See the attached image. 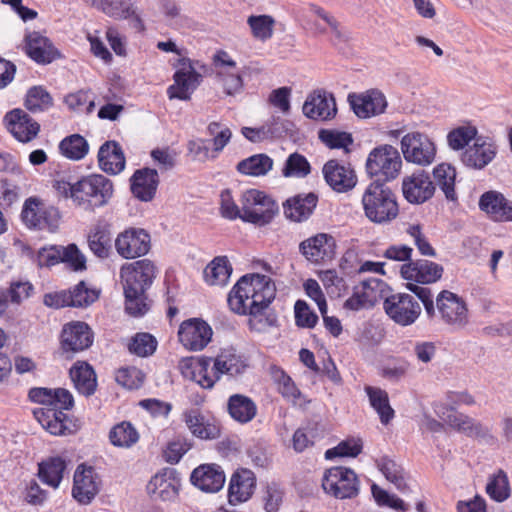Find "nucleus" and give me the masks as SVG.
I'll return each instance as SVG.
<instances>
[{"instance_id": "obj_35", "label": "nucleus", "mask_w": 512, "mask_h": 512, "mask_svg": "<svg viewBox=\"0 0 512 512\" xmlns=\"http://www.w3.org/2000/svg\"><path fill=\"white\" fill-rule=\"evenodd\" d=\"M178 489L179 483L173 476V472L169 470L156 474L147 484V492L155 501H171L175 499Z\"/></svg>"}, {"instance_id": "obj_18", "label": "nucleus", "mask_w": 512, "mask_h": 512, "mask_svg": "<svg viewBox=\"0 0 512 512\" xmlns=\"http://www.w3.org/2000/svg\"><path fill=\"white\" fill-rule=\"evenodd\" d=\"M201 75L196 71L189 59L179 60L174 74V84L167 92L170 99L189 100L193 91L200 84Z\"/></svg>"}, {"instance_id": "obj_62", "label": "nucleus", "mask_w": 512, "mask_h": 512, "mask_svg": "<svg viewBox=\"0 0 512 512\" xmlns=\"http://www.w3.org/2000/svg\"><path fill=\"white\" fill-rule=\"evenodd\" d=\"M188 155L193 161L206 162L216 158L213 150H210L208 140L197 138L190 140L187 144Z\"/></svg>"}, {"instance_id": "obj_41", "label": "nucleus", "mask_w": 512, "mask_h": 512, "mask_svg": "<svg viewBox=\"0 0 512 512\" xmlns=\"http://www.w3.org/2000/svg\"><path fill=\"white\" fill-rule=\"evenodd\" d=\"M70 377L79 393L90 396L95 392L97 387L96 374L88 363L76 362L70 369Z\"/></svg>"}, {"instance_id": "obj_16", "label": "nucleus", "mask_w": 512, "mask_h": 512, "mask_svg": "<svg viewBox=\"0 0 512 512\" xmlns=\"http://www.w3.org/2000/svg\"><path fill=\"white\" fill-rule=\"evenodd\" d=\"M436 190L430 174L424 170H415L402 178V194L410 204H423L430 200Z\"/></svg>"}, {"instance_id": "obj_10", "label": "nucleus", "mask_w": 512, "mask_h": 512, "mask_svg": "<svg viewBox=\"0 0 512 512\" xmlns=\"http://www.w3.org/2000/svg\"><path fill=\"white\" fill-rule=\"evenodd\" d=\"M402 160L398 150L391 145L374 148L368 155L366 171L373 176H382L385 180L395 179L400 172Z\"/></svg>"}, {"instance_id": "obj_17", "label": "nucleus", "mask_w": 512, "mask_h": 512, "mask_svg": "<svg viewBox=\"0 0 512 512\" xmlns=\"http://www.w3.org/2000/svg\"><path fill=\"white\" fill-rule=\"evenodd\" d=\"M214 67L217 81L226 95L234 96L243 91L242 72L227 52L220 51L214 56Z\"/></svg>"}, {"instance_id": "obj_25", "label": "nucleus", "mask_w": 512, "mask_h": 512, "mask_svg": "<svg viewBox=\"0 0 512 512\" xmlns=\"http://www.w3.org/2000/svg\"><path fill=\"white\" fill-rule=\"evenodd\" d=\"M479 209L495 222H512V201L501 192L490 190L479 198Z\"/></svg>"}, {"instance_id": "obj_52", "label": "nucleus", "mask_w": 512, "mask_h": 512, "mask_svg": "<svg viewBox=\"0 0 512 512\" xmlns=\"http://www.w3.org/2000/svg\"><path fill=\"white\" fill-rule=\"evenodd\" d=\"M377 466L387 481L392 483L400 491L406 490V475L400 464L388 457H382L378 461Z\"/></svg>"}, {"instance_id": "obj_32", "label": "nucleus", "mask_w": 512, "mask_h": 512, "mask_svg": "<svg viewBox=\"0 0 512 512\" xmlns=\"http://www.w3.org/2000/svg\"><path fill=\"white\" fill-rule=\"evenodd\" d=\"M256 487V478L249 469L237 470L231 477L228 498L232 505L246 502L251 498Z\"/></svg>"}, {"instance_id": "obj_26", "label": "nucleus", "mask_w": 512, "mask_h": 512, "mask_svg": "<svg viewBox=\"0 0 512 512\" xmlns=\"http://www.w3.org/2000/svg\"><path fill=\"white\" fill-rule=\"evenodd\" d=\"M211 363L212 358H183L179 362V369L185 378L196 382L202 388L210 389L219 380L215 370L209 371Z\"/></svg>"}, {"instance_id": "obj_3", "label": "nucleus", "mask_w": 512, "mask_h": 512, "mask_svg": "<svg viewBox=\"0 0 512 512\" xmlns=\"http://www.w3.org/2000/svg\"><path fill=\"white\" fill-rule=\"evenodd\" d=\"M54 188L58 195L85 210L104 206L113 195L112 181L101 174L88 175L75 183L56 181Z\"/></svg>"}, {"instance_id": "obj_22", "label": "nucleus", "mask_w": 512, "mask_h": 512, "mask_svg": "<svg viewBox=\"0 0 512 512\" xmlns=\"http://www.w3.org/2000/svg\"><path fill=\"white\" fill-rule=\"evenodd\" d=\"M101 480L91 466L81 464L74 473L72 495L81 504H88L98 494Z\"/></svg>"}, {"instance_id": "obj_46", "label": "nucleus", "mask_w": 512, "mask_h": 512, "mask_svg": "<svg viewBox=\"0 0 512 512\" xmlns=\"http://www.w3.org/2000/svg\"><path fill=\"white\" fill-rule=\"evenodd\" d=\"M365 391L369 397L370 405L379 415L381 423L387 425L394 418L395 414L390 406L387 392L371 386H367Z\"/></svg>"}, {"instance_id": "obj_15", "label": "nucleus", "mask_w": 512, "mask_h": 512, "mask_svg": "<svg viewBox=\"0 0 512 512\" xmlns=\"http://www.w3.org/2000/svg\"><path fill=\"white\" fill-rule=\"evenodd\" d=\"M97 10L114 20L129 21L131 27L138 32L146 30L143 12L136 2L131 0H101L97 5Z\"/></svg>"}, {"instance_id": "obj_2", "label": "nucleus", "mask_w": 512, "mask_h": 512, "mask_svg": "<svg viewBox=\"0 0 512 512\" xmlns=\"http://www.w3.org/2000/svg\"><path fill=\"white\" fill-rule=\"evenodd\" d=\"M32 402L42 405L34 410V416L50 434L62 436L70 433L69 419L64 413L74 405L72 394L64 388H32L29 391Z\"/></svg>"}, {"instance_id": "obj_45", "label": "nucleus", "mask_w": 512, "mask_h": 512, "mask_svg": "<svg viewBox=\"0 0 512 512\" xmlns=\"http://www.w3.org/2000/svg\"><path fill=\"white\" fill-rule=\"evenodd\" d=\"M433 176L436 182L435 186H439V188L445 194L446 199L449 201H456L457 193L455 190V168L450 164L441 163L433 169Z\"/></svg>"}, {"instance_id": "obj_1", "label": "nucleus", "mask_w": 512, "mask_h": 512, "mask_svg": "<svg viewBox=\"0 0 512 512\" xmlns=\"http://www.w3.org/2000/svg\"><path fill=\"white\" fill-rule=\"evenodd\" d=\"M276 288L265 275L248 274L241 277L228 295L230 309L240 315H249L252 330L263 332L276 322L266 310L275 297Z\"/></svg>"}, {"instance_id": "obj_37", "label": "nucleus", "mask_w": 512, "mask_h": 512, "mask_svg": "<svg viewBox=\"0 0 512 512\" xmlns=\"http://www.w3.org/2000/svg\"><path fill=\"white\" fill-rule=\"evenodd\" d=\"M100 168L112 175H117L125 168L126 160L121 146L115 141H107L98 151Z\"/></svg>"}, {"instance_id": "obj_49", "label": "nucleus", "mask_w": 512, "mask_h": 512, "mask_svg": "<svg viewBox=\"0 0 512 512\" xmlns=\"http://www.w3.org/2000/svg\"><path fill=\"white\" fill-rule=\"evenodd\" d=\"M247 25L252 36L259 41H267L274 35L276 20L268 14L250 15L247 18Z\"/></svg>"}, {"instance_id": "obj_33", "label": "nucleus", "mask_w": 512, "mask_h": 512, "mask_svg": "<svg viewBox=\"0 0 512 512\" xmlns=\"http://www.w3.org/2000/svg\"><path fill=\"white\" fill-rule=\"evenodd\" d=\"M438 417L450 427L468 436H478L484 433L482 425L474 419L457 412L452 406L441 405L436 409Z\"/></svg>"}, {"instance_id": "obj_64", "label": "nucleus", "mask_w": 512, "mask_h": 512, "mask_svg": "<svg viewBox=\"0 0 512 512\" xmlns=\"http://www.w3.org/2000/svg\"><path fill=\"white\" fill-rule=\"evenodd\" d=\"M295 322L298 327L313 328L318 321V316L309 308L307 303L298 300L294 307Z\"/></svg>"}, {"instance_id": "obj_12", "label": "nucleus", "mask_w": 512, "mask_h": 512, "mask_svg": "<svg viewBox=\"0 0 512 512\" xmlns=\"http://www.w3.org/2000/svg\"><path fill=\"white\" fill-rule=\"evenodd\" d=\"M436 311L441 320L454 329H462L469 322L465 300L453 292L443 290L438 294L436 297Z\"/></svg>"}, {"instance_id": "obj_9", "label": "nucleus", "mask_w": 512, "mask_h": 512, "mask_svg": "<svg viewBox=\"0 0 512 512\" xmlns=\"http://www.w3.org/2000/svg\"><path fill=\"white\" fill-rule=\"evenodd\" d=\"M24 224L33 229L55 232L60 225V213L57 208L46 205L38 198H28L22 209Z\"/></svg>"}, {"instance_id": "obj_58", "label": "nucleus", "mask_w": 512, "mask_h": 512, "mask_svg": "<svg viewBox=\"0 0 512 512\" xmlns=\"http://www.w3.org/2000/svg\"><path fill=\"white\" fill-rule=\"evenodd\" d=\"M319 139L331 149H345L352 144L353 139L347 132L334 129H322L319 131Z\"/></svg>"}, {"instance_id": "obj_40", "label": "nucleus", "mask_w": 512, "mask_h": 512, "mask_svg": "<svg viewBox=\"0 0 512 512\" xmlns=\"http://www.w3.org/2000/svg\"><path fill=\"white\" fill-rule=\"evenodd\" d=\"M317 200L318 198L314 193L291 197L284 204V214L295 222L303 221L312 214Z\"/></svg>"}, {"instance_id": "obj_59", "label": "nucleus", "mask_w": 512, "mask_h": 512, "mask_svg": "<svg viewBox=\"0 0 512 512\" xmlns=\"http://www.w3.org/2000/svg\"><path fill=\"white\" fill-rule=\"evenodd\" d=\"M157 341L148 333H138L133 337L128 348L129 351L137 356L146 357L154 353Z\"/></svg>"}, {"instance_id": "obj_57", "label": "nucleus", "mask_w": 512, "mask_h": 512, "mask_svg": "<svg viewBox=\"0 0 512 512\" xmlns=\"http://www.w3.org/2000/svg\"><path fill=\"white\" fill-rule=\"evenodd\" d=\"M310 173V164L307 159L295 152L289 155L282 170L285 177L302 178Z\"/></svg>"}, {"instance_id": "obj_47", "label": "nucleus", "mask_w": 512, "mask_h": 512, "mask_svg": "<svg viewBox=\"0 0 512 512\" xmlns=\"http://www.w3.org/2000/svg\"><path fill=\"white\" fill-rule=\"evenodd\" d=\"M66 469L65 460L61 457H52L39 465V477L47 485L57 488Z\"/></svg>"}, {"instance_id": "obj_7", "label": "nucleus", "mask_w": 512, "mask_h": 512, "mask_svg": "<svg viewBox=\"0 0 512 512\" xmlns=\"http://www.w3.org/2000/svg\"><path fill=\"white\" fill-rule=\"evenodd\" d=\"M119 274L123 290L132 294L146 293L156 278L157 268L151 260L141 259L123 264Z\"/></svg>"}, {"instance_id": "obj_5", "label": "nucleus", "mask_w": 512, "mask_h": 512, "mask_svg": "<svg viewBox=\"0 0 512 512\" xmlns=\"http://www.w3.org/2000/svg\"><path fill=\"white\" fill-rule=\"evenodd\" d=\"M365 216L373 223L386 224L399 213L398 204L390 188L379 182L371 183L362 195Z\"/></svg>"}, {"instance_id": "obj_38", "label": "nucleus", "mask_w": 512, "mask_h": 512, "mask_svg": "<svg viewBox=\"0 0 512 512\" xmlns=\"http://www.w3.org/2000/svg\"><path fill=\"white\" fill-rule=\"evenodd\" d=\"M184 419L191 433L200 439L212 440L220 436L219 424L214 419L204 417L197 410L187 411Z\"/></svg>"}, {"instance_id": "obj_48", "label": "nucleus", "mask_w": 512, "mask_h": 512, "mask_svg": "<svg viewBox=\"0 0 512 512\" xmlns=\"http://www.w3.org/2000/svg\"><path fill=\"white\" fill-rule=\"evenodd\" d=\"M273 167V160L266 154H255L237 165V170L244 174L254 177L266 175Z\"/></svg>"}, {"instance_id": "obj_4", "label": "nucleus", "mask_w": 512, "mask_h": 512, "mask_svg": "<svg viewBox=\"0 0 512 512\" xmlns=\"http://www.w3.org/2000/svg\"><path fill=\"white\" fill-rule=\"evenodd\" d=\"M443 268L437 263L427 260H421L404 264L401 267V275L407 283V288L413 292L423 303L425 311L429 317L435 316V306L431 290L420 284L434 283L442 276Z\"/></svg>"}, {"instance_id": "obj_56", "label": "nucleus", "mask_w": 512, "mask_h": 512, "mask_svg": "<svg viewBox=\"0 0 512 512\" xmlns=\"http://www.w3.org/2000/svg\"><path fill=\"white\" fill-rule=\"evenodd\" d=\"M69 306L85 307L95 302L99 297V291L89 289L84 282L77 284L72 290L67 292Z\"/></svg>"}, {"instance_id": "obj_55", "label": "nucleus", "mask_w": 512, "mask_h": 512, "mask_svg": "<svg viewBox=\"0 0 512 512\" xmlns=\"http://www.w3.org/2000/svg\"><path fill=\"white\" fill-rule=\"evenodd\" d=\"M52 106V97L41 86H35L28 90L25 107L31 112H41Z\"/></svg>"}, {"instance_id": "obj_8", "label": "nucleus", "mask_w": 512, "mask_h": 512, "mask_svg": "<svg viewBox=\"0 0 512 512\" xmlns=\"http://www.w3.org/2000/svg\"><path fill=\"white\" fill-rule=\"evenodd\" d=\"M322 487L325 493L337 499H351L359 493V480L352 469L337 466L325 471Z\"/></svg>"}, {"instance_id": "obj_23", "label": "nucleus", "mask_w": 512, "mask_h": 512, "mask_svg": "<svg viewBox=\"0 0 512 512\" xmlns=\"http://www.w3.org/2000/svg\"><path fill=\"white\" fill-rule=\"evenodd\" d=\"M382 280L369 278L354 287L352 295L344 302L343 307L351 311H359L372 307L380 298Z\"/></svg>"}, {"instance_id": "obj_21", "label": "nucleus", "mask_w": 512, "mask_h": 512, "mask_svg": "<svg viewBox=\"0 0 512 512\" xmlns=\"http://www.w3.org/2000/svg\"><path fill=\"white\" fill-rule=\"evenodd\" d=\"M498 146L488 137L480 136L468 146L461 155L464 166L474 170H482L496 157Z\"/></svg>"}, {"instance_id": "obj_44", "label": "nucleus", "mask_w": 512, "mask_h": 512, "mask_svg": "<svg viewBox=\"0 0 512 512\" xmlns=\"http://www.w3.org/2000/svg\"><path fill=\"white\" fill-rule=\"evenodd\" d=\"M232 272V267L226 256L215 257L204 269V279L212 286L226 285Z\"/></svg>"}, {"instance_id": "obj_54", "label": "nucleus", "mask_w": 512, "mask_h": 512, "mask_svg": "<svg viewBox=\"0 0 512 512\" xmlns=\"http://www.w3.org/2000/svg\"><path fill=\"white\" fill-rule=\"evenodd\" d=\"M59 149L66 158L80 160L87 155L89 145L84 137L73 134L60 142Z\"/></svg>"}, {"instance_id": "obj_39", "label": "nucleus", "mask_w": 512, "mask_h": 512, "mask_svg": "<svg viewBox=\"0 0 512 512\" xmlns=\"http://www.w3.org/2000/svg\"><path fill=\"white\" fill-rule=\"evenodd\" d=\"M212 370L218 378L222 375L235 376L246 367L245 361L233 348L222 349L215 358H212Z\"/></svg>"}, {"instance_id": "obj_31", "label": "nucleus", "mask_w": 512, "mask_h": 512, "mask_svg": "<svg viewBox=\"0 0 512 512\" xmlns=\"http://www.w3.org/2000/svg\"><path fill=\"white\" fill-rule=\"evenodd\" d=\"M25 40L28 56L39 64H49L61 56L51 40L40 32L29 33Z\"/></svg>"}, {"instance_id": "obj_51", "label": "nucleus", "mask_w": 512, "mask_h": 512, "mask_svg": "<svg viewBox=\"0 0 512 512\" xmlns=\"http://www.w3.org/2000/svg\"><path fill=\"white\" fill-rule=\"evenodd\" d=\"M109 438L114 446L130 448L139 440V433L128 421H123L112 427Z\"/></svg>"}, {"instance_id": "obj_30", "label": "nucleus", "mask_w": 512, "mask_h": 512, "mask_svg": "<svg viewBox=\"0 0 512 512\" xmlns=\"http://www.w3.org/2000/svg\"><path fill=\"white\" fill-rule=\"evenodd\" d=\"M323 175L327 184L337 192L351 190L357 182L354 170L337 160H330L324 165Z\"/></svg>"}, {"instance_id": "obj_36", "label": "nucleus", "mask_w": 512, "mask_h": 512, "mask_svg": "<svg viewBox=\"0 0 512 512\" xmlns=\"http://www.w3.org/2000/svg\"><path fill=\"white\" fill-rule=\"evenodd\" d=\"M191 480L202 491L213 493L224 486L225 475L219 466L207 464L196 468L192 472Z\"/></svg>"}, {"instance_id": "obj_14", "label": "nucleus", "mask_w": 512, "mask_h": 512, "mask_svg": "<svg viewBox=\"0 0 512 512\" xmlns=\"http://www.w3.org/2000/svg\"><path fill=\"white\" fill-rule=\"evenodd\" d=\"M114 247L123 259H136L149 252L150 235L141 228H127L116 236Z\"/></svg>"}, {"instance_id": "obj_19", "label": "nucleus", "mask_w": 512, "mask_h": 512, "mask_svg": "<svg viewBox=\"0 0 512 512\" xmlns=\"http://www.w3.org/2000/svg\"><path fill=\"white\" fill-rule=\"evenodd\" d=\"M213 335L210 325L202 319L191 318L181 323L178 330L180 343L190 351H200L211 341Z\"/></svg>"}, {"instance_id": "obj_42", "label": "nucleus", "mask_w": 512, "mask_h": 512, "mask_svg": "<svg viewBox=\"0 0 512 512\" xmlns=\"http://www.w3.org/2000/svg\"><path fill=\"white\" fill-rule=\"evenodd\" d=\"M88 246L96 257L108 258L112 252V235L109 226L95 225L88 234Z\"/></svg>"}, {"instance_id": "obj_63", "label": "nucleus", "mask_w": 512, "mask_h": 512, "mask_svg": "<svg viewBox=\"0 0 512 512\" xmlns=\"http://www.w3.org/2000/svg\"><path fill=\"white\" fill-rule=\"evenodd\" d=\"M362 443L360 440L349 439L340 442L336 447L328 449L325 452L327 459H332L336 456L340 457H356L361 453Z\"/></svg>"}, {"instance_id": "obj_43", "label": "nucleus", "mask_w": 512, "mask_h": 512, "mask_svg": "<svg viewBox=\"0 0 512 512\" xmlns=\"http://www.w3.org/2000/svg\"><path fill=\"white\" fill-rule=\"evenodd\" d=\"M228 412L237 422L248 423L256 416L257 407L247 396L235 394L228 400Z\"/></svg>"}, {"instance_id": "obj_50", "label": "nucleus", "mask_w": 512, "mask_h": 512, "mask_svg": "<svg viewBox=\"0 0 512 512\" xmlns=\"http://www.w3.org/2000/svg\"><path fill=\"white\" fill-rule=\"evenodd\" d=\"M486 493L496 502H504L511 495V487L507 473L499 469L491 475L486 485Z\"/></svg>"}, {"instance_id": "obj_29", "label": "nucleus", "mask_w": 512, "mask_h": 512, "mask_svg": "<svg viewBox=\"0 0 512 512\" xmlns=\"http://www.w3.org/2000/svg\"><path fill=\"white\" fill-rule=\"evenodd\" d=\"M335 248L334 238L325 233L310 237L300 244L302 254L313 263L332 259L335 254Z\"/></svg>"}, {"instance_id": "obj_6", "label": "nucleus", "mask_w": 512, "mask_h": 512, "mask_svg": "<svg viewBox=\"0 0 512 512\" xmlns=\"http://www.w3.org/2000/svg\"><path fill=\"white\" fill-rule=\"evenodd\" d=\"M241 219L245 222L266 225L278 213L277 203L263 191L248 189L240 198Z\"/></svg>"}, {"instance_id": "obj_34", "label": "nucleus", "mask_w": 512, "mask_h": 512, "mask_svg": "<svg viewBox=\"0 0 512 512\" xmlns=\"http://www.w3.org/2000/svg\"><path fill=\"white\" fill-rule=\"evenodd\" d=\"M158 184L159 176L155 169H138L131 177V192L137 199L148 202L154 198Z\"/></svg>"}, {"instance_id": "obj_20", "label": "nucleus", "mask_w": 512, "mask_h": 512, "mask_svg": "<svg viewBox=\"0 0 512 512\" xmlns=\"http://www.w3.org/2000/svg\"><path fill=\"white\" fill-rule=\"evenodd\" d=\"M7 131L19 142L28 143L40 132V124L20 108L7 112L3 118Z\"/></svg>"}, {"instance_id": "obj_60", "label": "nucleus", "mask_w": 512, "mask_h": 512, "mask_svg": "<svg viewBox=\"0 0 512 512\" xmlns=\"http://www.w3.org/2000/svg\"><path fill=\"white\" fill-rule=\"evenodd\" d=\"M274 377L279 393L288 401L296 404L301 397V392L292 379L281 370L277 371Z\"/></svg>"}, {"instance_id": "obj_13", "label": "nucleus", "mask_w": 512, "mask_h": 512, "mask_svg": "<svg viewBox=\"0 0 512 512\" xmlns=\"http://www.w3.org/2000/svg\"><path fill=\"white\" fill-rule=\"evenodd\" d=\"M386 314L397 324H413L421 314L419 302L410 294L397 293L387 297L383 303Z\"/></svg>"}, {"instance_id": "obj_61", "label": "nucleus", "mask_w": 512, "mask_h": 512, "mask_svg": "<svg viewBox=\"0 0 512 512\" xmlns=\"http://www.w3.org/2000/svg\"><path fill=\"white\" fill-rule=\"evenodd\" d=\"M125 296V310L128 314L134 317L144 315L148 309L147 297L145 292H138L135 294L128 293L124 290Z\"/></svg>"}, {"instance_id": "obj_11", "label": "nucleus", "mask_w": 512, "mask_h": 512, "mask_svg": "<svg viewBox=\"0 0 512 512\" xmlns=\"http://www.w3.org/2000/svg\"><path fill=\"white\" fill-rule=\"evenodd\" d=\"M404 159L419 166H428L435 160L436 146L426 135L411 132L404 135L400 142Z\"/></svg>"}, {"instance_id": "obj_27", "label": "nucleus", "mask_w": 512, "mask_h": 512, "mask_svg": "<svg viewBox=\"0 0 512 512\" xmlns=\"http://www.w3.org/2000/svg\"><path fill=\"white\" fill-rule=\"evenodd\" d=\"M354 113L360 118H369L384 113L387 100L379 90H370L348 98Z\"/></svg>"}, {"instance_id": "obj_24", "label": "nucleus", "mask_w": 512, "mask_h": 512, "mask_svg": "<svg viewBox=\"0 0 512 512\" xmlns=\"http://www.w3.org/2000/svg\"><path fill=\"white\" fill-rule=\"evenodd\" d=\"M92 343L93 333L86 323L73 321L63 326L61 347L64 352H80L89 348Z\"/></svg>"}, {"instance_id": "obj_53", "label": "nucleus", "mask_w": 512, "mask_h": 512, "mask_svg": "<svg viewBox=\"0 0 512 512\" xmlns=\"http://www.w3.org/2000/svg\"><path fill=\"white\" fill-rule=\"evenodd\" d=\"M478 130L474 125L466 124L452 129L447 135L448 146L459 151L466 149L468 144L477 137Z\"/></svg>"}, {"instance_id": "obj_28", "label": "nucleus", "mask_w": 512, "mask_h": 512, "mask_svg": "<svg viewBox=\"0 0 512 512\" xmlns=\"http://www.w3.org/2000/svg\"><path fill=\"white\" fill-rule=\"evenodd\" d=\"M336 113L335 99L325 91L313 92L303 104V114L313 120H330L335 117Z\"/></svg>"}]
</instances>
